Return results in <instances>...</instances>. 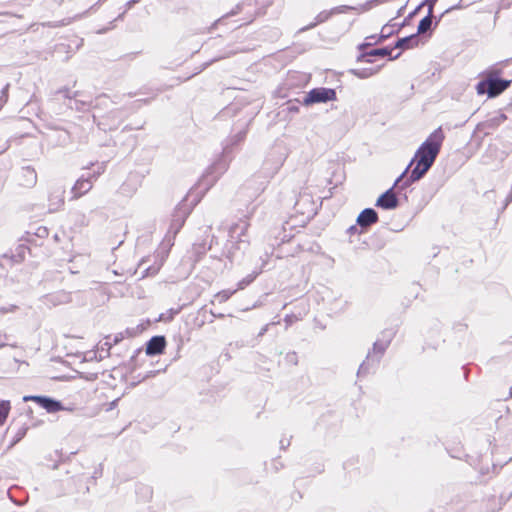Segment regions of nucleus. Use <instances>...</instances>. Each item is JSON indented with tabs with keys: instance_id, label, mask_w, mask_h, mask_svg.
Listing matches in <instances>:
<instances>
[{
	"instance_id": "1",
	"label": "nucleus",
	"mask_w": 512,
	"mask_h": 512,
	"mask_svg": "<svg viewBox=\"0 0 512 512\" xmlns=\"http://www.w3.org/2000/svg\"><path fill=\"white\" fill-rule=\"evenodd\" d=\"M444 138L441 127L434 130L417 149L408 167L396 179L395 185L402 182V186L405 188L420 180L435 162Z\"/></svg>"
},
{
	"instance_id": "2",
	"label": "nucleus",
	"mask_w": 512,
	"mask_h": 512,
	"mask_svg": "<svg viewBox=\"0 0 512 512\" xmlns=\"http://www.w3.org/2000/svg\"><path fill=\"white\" fill-rule=\"evenodd\" d=\"M336 98V93L330 88H315L307 93L304 104L325 103Z\"/></svg>"
},
{
	"instance_id": "3",
	"label": "nucleus",
	"mask_w": 512,
	"mask_h": 512,
	"mask_svg": "<svg viewBox=\"0 0 512 512\" xmlns=\"http://www.w3.org/2000/svg\"><path fill=\"white\" fill-rule=\"evenodd\" d=\"M24 402L34 401L44 408L48 413H55L64 409L59 401L45 396H24Z\"/></svg>"
},
{
	"instance_id": "4",
	"label": "nucleus",
	"mask_w": 512,
	"mask_h": 512,
	"mask_svg": "<svg viewBox=\"0 0 512 512\" xmlns=\"http://www.w3.org/2000/svg\"><path fill=\"white\" fill-rule=\"evenodd\" d=\"M249 223L245 219L239 220L237 223L233 224L229 230V236L231 240L236 241L238 244L248 243L247 240V231H248Z\"/></svg>"
},
{
	"instance_id": "5",
	"label": "nucleus",
	"mask_w": 512,
	"mask_h": 512,
	"mask_svg": "<svg viewBox=\"0 0 512 512\" xmlns=\"http://www.w3.org/2000/svg\"><path fill=\"white\" fill-rule=\"evenodd\" d=\"M93 187V181L90 177H81L79 178L74 186L71 189L72 198L71 199H78L87 192H89Z\"/></svg>"
},
{
	"instance_id": "6",
	"label": "nucleus",
	"mask_w": 512,
	"mask_h": 512,
	"mask_svg": "<svg viewBox=\"0 0 512 512\" xmlns=\"http://www.w3.org/2000/svg\"><path fill=\"white\" fill-rule=\"evenodd\" d=\"M388 189L385 193H383L376 201V206L381 207L383 209H395L398 206V199L393 192V188Z\"/></svg>"
},
{
	"instance_id": "7",
	"label": "nucleus",
	"mask_w": 512,
	"mask_h": 512,
	"mask_svg": "<svg viewBox=\"0 0 512 512\" xmlns=\"http://www.w3.org/2000/svg\"><path fill=\"white\" fill-rule=\"evenodd\" d=\"M65 190L62 187L53 188L49 194V210L52 212L58 211L64 204Z\"/></svg>"
},
{
	"instance_id": "8",
	"label": "nucleus",
	"mask_w": 512,
	"mask_h": 512,
	"mask_svg": "<svg viewBox=\"0 0 512 512\" xmlns=\"http://www.w3.org/2000/svg\"><path fill=\"white\" fill-rule=\"evenodd\" d=\"M189 214V209L185 204L178 205L174 211L172 223L170 229L177 233L184 224L186 217Z\"/></svg>"
},
{
	"instance_id": "9",
	"label": "nucleus",
	"mask_w": 512,
	"mask_h": 512,
	"mask_svg": "<svg viewBox=\"0 0 512 512\" xmlns=\"http://www.w3.org/2000/svg\"><path fill=\"white\" fill-rule=\"evenodd\" d=\"M166 341L163 336L152 337L146 345L147 355H158L161 354L165 348Z\"/></svg>"
},
{
	"instance_id": "10",
	"label": "nucleus",
	"mask_w": 512,
	"mask_h": 512,
	"mask_svg": "<svg viewBox=\"0 0 512 512\" xmlns=\"http://www.w3.org/2000/svg\"><path fill=\"white\" fill-rule=\"evenodd\" d=\"M511 81L509 80H499V79H489L488 80V95L489 97H495L502 93L505 89H507L510 85Z\"/></svg>"
},
{
	"instance_id": "11",
	"label": "nucleus",
	"mask_w": 512,
	"mask_h": 512,
	"mask_svg": "<svg viewBox=\"0 0 512 512\" xmlns=\"http://www.w3.org/2000/svg\"><path fill=\"white\" fill-rule=\"evenodd\" d=\"M378 221V215L377 213L371 209L366 208L364 209L357 217V223L361 227H368Z\"/></svg>"
},
{
	"instance_id": "12",
	"label": "nucleus",
	"mask_w": 512,
	"mask_h": 512,
	"mask_svg": "<svg viewBox=\"0 0 512 512\" xmlns=\"http://www.w3.org/2000/svg\"><path fill=\"white\" fill-rule=\"evenodd\" d=\"M507 117L504 113H498L497 115L489 118L481 124L483 129H495L506 121Z\"/></svg>"
},
{
	"instance_id": "13",
	"label": "nucleus",
	"mask_w": 512,
	"mask_h": 512,
	"mask_svg": "<svg viewBox=\"0 0 512 512\" xmlns=\"http://www.w3.org/2000/svg\"><path fill=\"white\" fill-rule=\"evenodd\" d=\"M419 43V38L417 34L401 38L397 41L395 47L396 48H402V49H409L416 47Z\"/></svg>"
},
{
	"instance_id": "14",
	"label": "nucleus",
	"mask_w": 512,
	"mask_h": 512,
	"mask_svg": "<svg viewBox=\"0 0 512 512\" xmlns=\"http://www.w3.org/2000/svg\"><path fill=\"white\" fill-rule=\"evenodd\" d=\"M333 15V11L332 9L331 10H324V11H321L316 17H315V22L309 24L308 26H306L305 28H303L302 30H307V29H311L313 27H315L316 25L320 24V23H323L325 21H327L331 16Z\"/></svg>"
},
{
	"instance_id": "15",
	"label": "nucleus",
	"mask_w": 512,
	"mask_h": 512,
	"mask_svg": "<svg viewBox=\"0 0 512 512\" xmlns=\"http://www.w3.org/2000/svg\"><path fill=\"white\" fill-rule=\"evenodd\" d=\"M391 53V50L388 48H379L371 50L370 52L366 53L362 57L365 59L366 62H372V57L380 56V57H386L389 56Z\"/></svg>"
},
{
	"instance_id": "16",
	"label": "nucleus",
	"mask_w": 512,
	"mask_h": 512,
	"mask_svg": "<svg viewBox=\"0 0 512 512\" xmlns=\"http://www.w3.org/2000/svg\"><path fill=\"white\" fill-rule=\"evenodd\" d=\"M11 410V405L8 400L0 401V426L4 424L6 421L9 412Z\"/></svg>"
},
{
	"instance_id": "17",
	"label": "nucleus",
	"mask_w": 512,
	"mask_h": 512,
	"mask_svg": "<svg viewBox=\"0 0 512 512\" xmlns=\"http://www.w3.org/2000/svg\"><path fill=\"white\" fill-rule=\"evenodd\" d=\"M431 25H432V14L428 13V15L426 17H424L419 22V25L417 28L418 34H423V33L427 32L431 28Z\"/></svg>"
},
{
	"instance_id": "18",
	"label": "nucleus",
	"mask_w": 512,
	"mask_h": 512,
	"mask_svg": "<svg viewBox=\"0 0 512 512\" xmlns=\"http://www.w3.org/2000/svg\"><path fill=\"white\" fill-rule=\"evenodd\" d=\"M350 10H359V11L363 12V11L368 10V4L362 5L360 8H356V7L348 6V5H341V6L334 7L332 9L333 14L346 13L347 11H350Z\"/></svg>"
},
{
	"instance_id": "19",
	"label": "nucleus",
	"mask_w": 512,
	"mask_h": 512,
	"mask_svg": "<svg viewBox=\"0 0 512 512\" xmlns=\"http://www.w3.org/2000/svg\"><path fill=\"white\" fill-rule=\"evenodd\" d=\"M390 340H377L373 345V354L381 356L387 349Z\"/></svg>"
},
{
	"instance_id": "20",
	"label": "nucleus",
	"mask_w": 512,
	"mask_h": 512,
	"mask_svg": "<svg viewBox=\"0 0 512 512\" xmlns=\"http://www.w3.org/2000/svg\"><path fill=\"white\" fill-rule=\"evenodd\" d=\"M380 67L378 68H368V69H358L353 70V74L359 78H368L374 74H376L379 71Z\"/></svg>"
},
{
	"instance_id": "21",
	"label": "nucleus",
	"mask_w": 512,
	"mask_h": 512,
	"mask_svg": "<svg viewBox=\"0 0 512 512\" xmlns=\"http://www.w3.org/2000/svg\"><path fill=\"white\" fill-rule=\"evenodd\" d=\"M236 292H237V289H233V290L226 289V290H223L221 292H218L215 295V300L218 301L219 303H223V302L227 301Z\"/></svg>"
},
{
	"instance_id": "22",
	"label": "nucleus",
	"mask_w": 512,
	"mask_h": 512,
	"mask_svg": "<svg viewBox=\"0 0 512 512\" xmlns=\"http://www.w3.org/2000/svg\"><path fill=\"white\" fill-rule=\"evenodd\" d=\"M255 277H256V275H249V276L245 277L244 279H242L241 281H239L238 287L236 288L237 291L244 289L247 285H249L255 279Z\"/></svg>"
},
{
	"instance_id": "23",
	"label": "nucleus",
	"mask_w": 512,
	"mask_h": 512,
	"mask_svg": "<svg viewBox=\"0 0 512 512\" xmlns=\"http://www.w3.org/2000/svg\"><path fill=\"white\" fill-rule=\"evenodd\" d=\"M477 93L482 95L488 92V81H480L476 86Z\"/></svg>"
},
{
	"instance_id": "24",
	"label": "nucleus",
	"mask_w": 512,
	"mask_h": 512,
	"mask_svg": "<svg viewBox=\"0 0 512 512\" xmlns=\"http://www.w3.org/2000/svg\"><path fill=\"white\" fill-rule=\"evenodd\" d=\"M24 172L30 177V183L33 184L36 180V174H35L34 170H32L30 168H26V169H24Z\"/></svg>"
},
{
	"instance_id": "25",
	"label": "nucleus",
	"mask_w": 512,
	"mask_h": 512,
	"mask_svg": "<svg viewBox=\"0 0 512 512\" xmlns=\"http://www.w3.org/2000/svg\"><path fill=\"white\" fill-rule=\"evenodd\" d=\"M105 170V166L104 165H101L98 167V169L96 170L95 173H93L92 175H90L89 177L93 180H95L99 175H101Z\"/></svg>"
},
{
	"instance_id": "26",
	"label": "nucleus",
	"mask_w": 512,
	"mask_h": 512,
	"mask_svg": "<svg viewBox=\"0 0 512 512\" xmlns=\"http://www.w3.org/2000/svg\"><path fill=\"white\" fill-rule=\"evenodd\" d=\"M389 33L390 32L388 31V28L387 27H383L382 31H381V38L385 39L386 37H388Z\"/></svg>"
},
{
	"instance_id": "27",
	"label": "nucleus",
	"mask_w": 512,
	"mask_h": 512,
	"mask_svg": "<svg viewBox=\"0 0 512 512\" xmlns=\"http://www.w3.org/2000/svg\"><path fill=\"white\" fill-rule=\"evenodd\" d=\"M428 2H429V11H428V13L432 14L433 7H434L435 3L437 2V0H428Z\"/></svg>"
},
{
	"instance_id": "28",
	"label": "nucleus",
	"mask_w": 512,
	"mask_h": 512,
	"mask_svg": "<svg viewBox=\"0 0 512 512\" xmlns=\"http://www.w3.org/2000/svg\"><path fill=\"white\" fill-rule=\"evenodd\" d=\"M461 1L462 0H459L457 4L451 6L448 10L461 9L462 8Z\"/></svg>"
},
{
	"instance_id": "29",
	"label": "nucleus",
	"mask_w": 512,
	"mask_h": 512,
	"mask_svg": "<svg viewBox=\"0 0 512 512\" xmlns=\"http://www.w3.org/2000/svg\"><path fill=\"white\" fill-rule=\"evenodd\" d=\"M366 370H367V368H366V363L364 362V363H362V364H361V366L359 367L358 373H359V374H360V373H366Z\"/></svg>"
},
{
	"instance_id": "30",
	"label": "nucleus",
	"mask_w": 512,
	"mask_h": 512,
	"mask_svg": "<svg viewBox=\"0 0 512 512\" xmlns=\"http://www.w3.org/2000/svg\"><path fill=\"white\" fill-rule=\"evenodd\" d=\"M371 357H372V355L369 353V354L367 355V360H369Z\"/></svg>"
},
{
	"instance_id": "31",
	"label": "nucleus",
	"mask_w": 512,
	"mask_h": 512,
	"mask_svg": "<svg viewBox=\"0 0 512 512\" xmlns=\"http://www.w3.org/2000/svg\"><path fill=\"white\" fill-rule=\"evenodd\" d=\"M158 269H159V268L154 269V270L152 271V274L156 273V272L158 271Z\"/></svg>"
}]
</instances>
